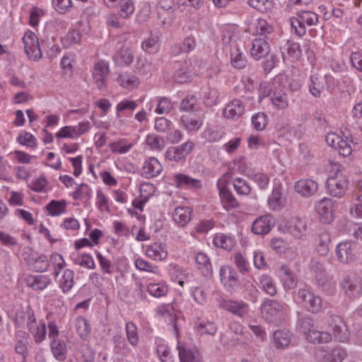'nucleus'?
<instances>
[{
	"label": "nucleus",
	"instance_id": "obj_13",
	"mask_svg": "<svg viewBox=\"0 0 362 362\" xmlns=\"http://www.w3.org/2000/svg\"><path fill=\"white\" fill-rule=\"evenodd\" d=\"M196 45L194 37H187L182 43L175 44L171 47L170 55L175 57L183 55L182 58H187V54L195 49Z\"/></svg>",
	"mask_w": 362,
	"mask_h": 362
},
{
	"label": "nucleus",
	"instance_id": "obj_7",
	"mask_svg": "<svg viewBox=\"0 0 362 362\" xmlns=\"http://www.w3.org/2000/svg\"><path fill=\"white\" fill-rule=\"evenodd\" d=\"M27 320V326L29 331L33 335L34 340L36 343H40L46 335V326L45 323H42L40 326L37 325L34 313L32 309L28 308L23 316Z\"/></svg>",
	"mask_w": 362,
	"mask_h": 362
},
{
	"label": "nucleus",
	"instance_id": "obj_12",
	"mask_svg": "<svg viewBox=\"0 0 362 362\" xmlns=\"http://www.w3.org/2000/svg\"><path fill=\"white\" fill-rule=\"evenodd\" d=\"M245 105L239 99H233L226 105L223 110V115L228 119L237 120L244 113Z\"/></svg>",
	"mask_w": 362,
	"mask_h": 362
},
{
	"label": "nucleus",
	"instance_id": "obj_26",
	"mask_svg": "<svg viewBox=\"0 0 362 362\" xmlns=\"http://www.w3.org/2000/svg\"><path fill=\"white\" fill-rule=\"evenodd\" d=\"M178 355L180 362H202L199 352L197 349L179 346Z\"/></svg>",
	"mask_w": 362,
	"mask_h": 362
},
{
	"label": "nucleus",
	"instance_id": "obj_29",
	"mask_svg": "<svg viewBox=\"0 0 362 362\" xmlns=\"http://www.w3.org/2000/svg\"><path fill=\"white\" fill-rule=\"evenodd\" d=\"M173 5V0H160L158 1V8L160 10L158 11V18L161 20L163 25L170 24V20L165 17L164 12H166L167 14H171L174 11Z\"/></svg>",
	"mask_w": 362,
	"mask_h": 362
},
{
	"label": "nucleus",
	"instance_id": "obj_21",
	"mask_svg": "<svg viewBox=\"0 0 362 362\" xmlns=\"http://www.w3.org/2000/svg\"><path fill=\"white\" fill-rule=\"evenodd\" d=\"M272 216L269 215L262 216L257 218L252 225V231L257 235L268 233L272 228Z\"/></svg>",
	"mask_w": 362,
	"mask_h": 362
},
{
	"label": "nucleus",
	"instance_id": "obj_51",
	"mask_svg": "<svg viewBox=\"0 0 362 362\" xmlns=\"http://www.w3.org/2000/svg\"><path fill=\"white\" fill-rule=\"evenodd\" d=\"M126 333L129 342L132 346H136L139 342V336L137 327L132 322H128L126 324Z\"/></svg>",
	"mask_w": 362,
	"mask_h": 362
},
{
	"label": "nucleus",
	"instance_id": "obj_23",
	"mask_svg": "<svg viewBox=\"0 0 362 362\" xmlns=\"http://www.w3.org/2000/svg\"><path fill=\"white\" fill-rule=\"evenodd\" d=\"M219 195L223 207L226 210L235 209L239 206V203L233 195L232 192L226 187H220L218 184Z\"/></svg>",
	"mask_w": 362,
	"mask_h": 362
},
{
	"label": "nucleus",
	"instance_id": "obj_3",
	"mask_svg": "<svg viewBox=\"0 0 362 362\" xmlns=\"http://www.w3.org/2000/svg\"><path fill=\"white\" fill-rule=\"evenodd\" d=\"M297 17L290 18L291 26L295 33L302 37L305 34V23L308 25H315L318 22V16L312 11H299L296 13Z\"/></svg>",
	"mask_w": 362,
	"mask_h": 362
},
{
	"label": "nucleus",
	"instance_id": "obj_25",
	"mask_svg": "<svg viewBox=\"0 0 362 362\" xmlns=\"http://www.w3.org/2000/svg\"><path fill=\"white\" fill-rule=\"evenodd\" d=\"M279 273L281 281L285 288L291 289L296 286L297 277L287 266L282 265L280 268Z\"/></svg>",
	"mask_w": 362,
	"mask_h": 362
},
{
	"label": "nucleus",
	"instance_id": "obj_57",
	"mask_svg": "<svg viewBox=\"0 0 362 362\" xmlns=\"http://www.w3.org/2000/svg\"><path fill=\"white\" fill-rule=\"evenodd\" d=\"M214 244L218 247L225 250H230L233 245L232 238L226 236L223 234H218L214 238Z\"/></svg>",
	"mask_w": 362,
	"mask_h": 362
},
{
	"label": "nucleus",
	"instance_id": "obj_8",
	"mask_svg": "<svg viewBox=\"0 0 362 362\" xmlns=\"http://www.w3.org/2000/svg\"><path fill=\"white\" fill-rule=\"evenodd\" d=\"M341 286L347 296L352 298L358 297L362 293V284L360 278L354 274L344 276Z\"/></svg>",
	"mask_w": 362,
	"mask_h": 362
},
{
	"label": "nucleus",
	"instance_id": "obj_60",
	"mask_svg": "<svg viewBox=\"0 0 362 362\" xmlns=\"http://www.w3.org/2000/svg\"><path fill=\"white\" fill-rule=\"evenodd\" d=\"M49 265L47 257L45 255H41L35 259L32 266L37 272H44L47 270Z\"/></svg>",
	"mask_w": 362,
	"mask_h": 362
},
{
	"label": "nucleus",
	"instance_id": "obj_41",
	"mask_svg": "<svg viewBox=\"0 0 362 362\" xmlns=\"http://www.w3.org/2000/svg\"><path fill=\"white\" fill-rule=\"evenodd\" d=\"M273 337L275 346L277 349H284L287 347L291 342L290 334L283 330L274 332Z\"/></svg>",
	"mask_w": 362,
	"mask_h": 362
},
{
	"label": "nucleus",
	"instance_id": "obj_27",
	"mask_svg": "<svg viewBox=\"0 0 362 362\" xmlns=\"http://www.w3.org/2000/svg\"><path fill=\"white\" fill-rule=\"evenodd\" d=\"M162 171V165L156 158H149L144 164L143 173L146 177H152L158 175Z\"/></svg>",
	"mask_w": 362,
	"mask_h": 362
},
{
	"label": "nucleus",
	"instance_id": "obj_11",
	"mask_svg": "<svg viewBox=\"0 0 362 362\" xmlns=\"http://www.w3.org/2000/svg\"><path fill=\"white\" fill-rule=\"evenodd\" d=\"M354 246L355 244L350 241L339 243L336 247V255L338 260L344 264L354 262L356 258L354 252Z\"/></svg>",
	"mask_w": 362,
	"mask_h": 362
},
{
	"label": "nucleus",
	"instance_id": "obj_35",
	"mask_svg": "<svg viewBox=\"0 0 362 362\" xmlns=\"http://www.w3.org/2000/svg\"><path fill=\"white\" fill-rule=\"evenodd\" d=\"M146 254L154 260H163L168 256V252L162 245L157 243L149 245L146 249Z\"/></svg>",
	"mask_w": 362,
	"mask_h": 362
},
{
	"label": "nucleus",
	"instance_id": "obj_63",
	"mask_svg": "<svg viewBox=\"0 0 362 362\" xmlns=\"http://www.w3.org/2000/svg\"><path fill=\"white\" fill-rule=\"evenodd\" d=\"M119 15L123 18H128L134 12V5L131 0H121Z\"/></svg>",
	"mask_w": 362,
	"mask_h": 362
},
{
	"label": "nucleus",
	"instance_id": "obj_5",
	"mask_svg": "<svg viewBox=\"0 0 362 362\" xmlns=\"http://www.w3.org/2000/svg\"><path fill=\"white\" fill-rule=\"evenodd\" d=\"M174 68V80L176 83H185L192 80L194 70L188 58H182V61L176 60Z\"/></svg>",
	"mask_w": 362,
	"mask_h": 362
},
{
	"label": "nucleus",
	"instance_id": "obj_55",
	"mask_svg": "<svg viewBox=\"0 0 362 362\" xmlns=\"http://www.w3.org/2000/svg\"><path fill=\"white\" fill-rule=\"evenodd\" d=\"M172 122L163 117L155 119L154 128L159 133H168L172 127Z\"/></svg>",
	"mask_w": 362,
	"mask_h": 362
},
{
	"label": "nucleus",
	"instance_id": "obj_47",
	"mask_svg": "<svg viewBox=\"0 0 362 362\" xmlns=\"http://www.w3.org/2000/svg\"><path fill=\"white\" fill-rule=\"evenodd\" d=\"M158 36L151 34L150 36L143 41L141 47L144 51L148 53L156 52L158 50Z\"/></svg>",
	"mask_w": 362,
	"mask_h": 362
},
{
	"label": "nucleus",
	"instance_id": "obj_36",
	"mask_svg": "<svg viewBox=\"0 0 362 362\" xmlns=\"http://www.w3.org/2000/svg\"><path fill=\"white\" fill-rule=\"evenodd\" d=\"M306 339L313 344L328 343L332 340V335L326 332H320L313 329L307 334Z\"/></svg>",
	"mask_w": 362,
	"mask_h": 362
},
{
	"label": "nucleus",
	"instance_id": "obj_33",
	"mask_svg": "<svg viewBox=\"0 0 362 362\" xmlns=\"http://www.w3.org/2000/svg\"><path fill=\"white\" fill-rule=\"evenodd\" d=\"M192 211L189 207H177L173 214V221L182 226H185L191 219Z\"/></svg>",
	"mask_w": 362,
	"mask_h": 362
},
{
	"label": "nucleus",
	"instance_id": "obj_48",
	"mask_svg": "<svg viewBox=\"0 0 362 362\" xmlns=\"http://www.w3.org/2000/svg\"><path fill=\"white\" fill-rule=\"evenodd\" d=\"M75 327L78 335L83 339L86 338L90 332L87 320L83 317L79 316L76 317Z\"/></svg>",
	"mask_w": 362,
	"mask_h": 362
},
{
	"label": "nucleus",
	"instance_id": "obj_49",
	"mask_svg": "<svg viewBox=\"0 0 362 362\" xmlns=\"http://www.w3.org/2000/svg\"><path fill=\"white\" fill-rule=\"evenodd\" d=\"M255 30L254 34L259 35H266L267 34L272 33L273 27L269 25L264 19H257L254 23Z\"/></svg>",
	"mask_w": 362,
	"mask_h": 362
},
{
	"label": "nucleus",
	"instance_id": "obj_22",
	"mask_svg": "<svg viewBox=\"0 0 362 362\" xmlns=\"http://www.w3.org/2000/svg\"><path fill=\"white\" fill-rule=\"evenodd\" d=\"M225 310L243 317L248 312V305L243 301L225 300L222 303Z\"/></svg>",
	"mask_w": 362,
	"mask_h": 362
},
{
	"label": "nucleus",
	"instance_id": "obj_50",
	"mask_svg": "<svg viewBox=\"0 0 362 362\" xmlns=\"http://www.w3.org/2000/svg\"><path fill=\"white\" fill-rule=\"evenodd\" d=\"M284 202L282 194L279 189H274L268 199V204L274 210L281 208Z\"/></svg>",
	"mask_w": 362,
	"mask_h": 362
},
{
	"label": "nucleus",
	"instance_id": "obj_31",
	"mask_svg": "<svg viewBox=\"0 0 362 362\" xmlns=\"http://www.w3.org/2000/svg\"><path fill=\"white\" fill-rule=\"evenodd\" d=\"M285 50L287 52V54L292 60L299 59L302 54L301 47L298 43L288 41L284 47H281V56L284 61L286 59Z\"/></svg>",
	"mask_w": 362,
	"mask_h": 362
},
{
	"label": "nucleus",
	"instance_id": "obj_15",
	"mask_svg": "<svg viewBox=\"0 0 362 362\" xmlns=\"http://www.w3.org/2000/svg\"><path fill=\"white\" fill-rule=\"evenodd\" d=\"M310 270L315 275L319 286H324L328 281L325 261L320 259H313L310 263Z\"/></svg>",
	"mask_w": 362,
	"mask_h": 362
},
{
	"label": "nucleus",
	"instance_id": "obj_30",
	"mask_svg": "<svg viewBox=\"0 0 362 362\" xmlns=\"http://www.w3.org/2000/svg\"><path fill=\"white\" fill-rule=\"evenodd\" d=\"M230 62L235 69H244L247 65V60L245 55L236 45H234V47L231 48Z\"/></svg>",
	"mask_w": 362,
	"mask_h": 362
},
{
	"label": "nucleus",
	"instance_id": "obj_62",
	"mask_svg": "<svg viewBox=\"0 0 362 362\" xmlns=\"http://www.w3.org/2000/svg\"><path fill=\"white\" fill-rule=\"evenodd\" d=\"M74 262L88 269H95V264L94 260L89 254L84 253L75 259Z\"/></svg>",
	"mask_w": 362,
	"mask_h": 362
},
{
	"label": "nucleus",
	"instance_id": "obj_43",
	"mask_svg": "<svg viewBox=\"0 0 362 362\" xmlns=\"http://www.w3.org/2000/svg\"><path fill=\"white\" fill-rule=\"evenodd\" d=\"M262 289L271 296L276 294L277 290L272 278L268 275H262L259 279Z\"/></svg>",
	"mask_w": 362,
	"mask_h": 362
},
{
	"label": "nucleus",
	"instance_id": "obj_9",
	"mask_svg": "<svg viewBox=\"0 0 362 362\" xmlns=\"http://www.w3.org/2000/svg\"><path fill=\"white\" fill-rule=\"evenodd\" d=\"M109 74L110 69L108 62L100 60L94 65L93 78L100 90L106 89L107 78Z\"/></svg>",
	"mask_w": 362,
	"mask_h": 362
},
{
	"label": "nucleus",
	"instance_id": "obj_28",
	"mask_svg": "<svg viewBox=\"0 0 362 362\" xmlns=\"http://www.w3.org/2000/svg\"><path fill=\"white\" fill-rule=\"evenodd\" d=\"M25 281L27 285L34 290H43L50 284L51 280L44 275H30L25 278Z\"/></svg>",
	"mask_w": 362,
	"mask_h": 362
},
{
	"label": "nucleus",
	"instance_id": "obj_24",
	"mask_svg": "<svg viewBox=\"0 0 362 362\" xmlns=\"http://www.w3.org/2000/svg\"><path fill=\"white\" fill-rule=\"evenodd\" d=\"M174 178L177 187L199 189L202 187L199 180L192 178L187 175L176 174Z\"/></svg>",
	"mask_w": 362,
	"mask_h": 362
},
{
	"label": "nucleus",
	"instance_id": "obj_45",
	"mask_svg": "<svg viewBox=\"0 0 362 362\" xmlns=\"http://www.w3.org/2000/svg\"><path fill=\"white\" fill-rule=\"evenodd\" d=\"M74 284V272L71 269H65L60 281V287L64 293L69 291Z\"/></svg>",
	"mask_w": 362,
	"mask_h": 362
},
{
	"label": "nucleus",
	"instance_id": "obj_61",
	"mask_svg": "<svg viewBox=\"0 0 362 362\" xmlns=\"http://www.w3.org/2000/svg\"><path fill=\"white\" fill-rule=\"evenodd\" d=\"M233 187L236 192L241 195H247L250 192V187L240 177L234 179Z\"/></svg>",
	"mask_w": 362,
	"mask_h": 362
},
{
	"label": "nucleus",
	"instance_id": "obj_56",
	"mask_svg": "<svg viewBox=\"0 0 362 362\" xmlns=\"http://www.w3.org/2000/svg\"><path fill=\"white\" fill-rule=\"evenodd\" d=\"M158 313L161 316H163L166 321H168L170 324H172L173 327L174 332L176 336H178L179 329L177 325V317L175 315L172 314L167 308L165 307H161L158 309Z\"/></svg>",
	"mask_w": 362,
	"mask_h": 362
},
{
	"label": "nucleus",
	"instance_id": "obj_53",
	"mask_svg": "<svg viewBox=\"0 0 362 362\" xmlns=\"http://www.w3.org/2000/svg\"><path fill=\"white\" fill-rule=\"evenodd\" d=\"M147 291L150 295L153 297L159 298L165 296L168 291V286L160 284H150L147 287Z\"/></svg>",
	"mask_w": 362,
	"mask_h": 362
},
{
	"label": "nucleus",
	"instance_id": "obj_32",
	"mask_svg": "<svg viewBox=\"0 0 362 362\" xmlns=\"http://www.w3.org/2000/svg\"><path fill=\"white\" fill-rule=\"evenodd\" d=\"M133 59L134 56L132 51L128 47L124 46L119 48L117 54L114 57L115 63L120 66L130 65Z\"/></svg>",
	"mask_w": 362,
	"mask_h": 362
},
{
	"label": "nucleus",
	"instance_id": "obj_17",
	"mask_svg": "<svg viewBox=\"0 0 362 362\" xmlns=\"http://www.w3.org/2000/svg\"><path fill=\"white\" fill-rule=\"evenodd\" d=\"M318 189V184L313 180H300L296 182V191L304 197H310L315 194Z\"/></svg>",
	"mask_w": 362,
	"mask_h": 362
},
{
	"label": "nucleus",
	"instance_id": "obj_14",
	"mask_svg": "<svg viewBox=\"0 0 362 362\" xmlns=\"http://www.w3.org/2000/svg\"><path fill=\"white\" fill-rule=\"evenodd\" d=\"M330 327L333 331V335L339 341L345 342L349 337V332L343 320L339 316L332 317Z\"/></svg>",
	"mask_w": 362,
	"mask_h": 362
},
{
	"label": "nucleus",
	"instance_id": "obj_39",
	"mask_svg": "<svg viewBox=\"0 0 362 362\" xmlns=\"http://www.w3.org/2000/svg\"><path fill=\"white\" fill-rule=\"evenodd\" d=\"M180 122L189 132L198 130L202 125V120L191 116V115H183L180 118Z\"/></svg>",
	"mask_w": 362,
	"mask_h": 362
},
{
	"label": "nucleus",
	"instance_id": "obj_64",
	"mask_svg": "<svg viewBox=\"0 0 362 362\" xmlns=\"http://www.w3.org/2000/svg\"><path fill=\"white\" fill-rule=\"evenodd\" d=\"M79 350L83 362H95V352L88 344H82Z\"/></svg>",
	"mask_w": 362,
	"mask_h": 362
},
{
	"label": "nucleus",
	"instance_id": "obj_2",
	"mask_svg": "<svg viewBox=\"0 0 362 362\" xmlns=\"http://www.w3.org/2000/svg\"><path fill=\"white\" fill-rule=\"evenodd\" d=\"M297 302L308 312L318 313L322 308V302L320 296L315 295L305 287L300 288L296 293Z\"/></svg>",
	"mask_w": 362,
	"mask_h": 362
},
{
	"label": "nucleus",
	"instance_id": "obj_1",
	"mask_svg": "<svg viewBox=\"0 0 362 362\" xmlns=\"http://www.w3.org/2000/svg\"><path fill=\"white\" fill-rule=\"evenodd\" d=\"M349 180L344 175L339 163L333 165V171L327 180V192L333 197L341 198L346 192Z\"/></svg>",
	"mask_w": 362,
	"mask_h": 362
},
{
	"label": "nucleus",
	"instance_id": "obj_16",
	"mask_svg": "<svg viewBox=\"0 0 362 362\" xmlns=\"http://www.w3.org/2000/svg\"><path fill=\"white\" fill-rule=\"evenodd\" d=\"M194 260L197 269L206 278H211L213 275L212 265L208 255L204 252L194 253Z\"/></svg>",
	"mask_w": 362,
	"mask_h": 362
},
{
	"label": "nucleus",
	"instance_id": "obj_37",
	"mask_svg": "<svg viewBox=\"0 0 362 362\" xmlns=\"http://www.w3.org/2000/svg\"><path fill=\"white\" fill-rule=\"evenodd\" d=\"M67 202L64 199L52 200L46 206L48 214L51 216H57L66 212Z\"/></svg>",
	"mask_w": 362,
	"mask_h": 362
},
{
	"label": "nucleus",
	"instance_id": "obj_10",
	"mask_svg": "<svg viewBox=\"0 0 362 362\" xmlns=\"http://www.w3.org/2000/svg\"><path fill=\"white\" fill-rule=\"evenodd\" d=\"M284 228L287 233L297 238H303L306 235V221L298 217H293L286 221Z\"/></svg>",
	"mask_w": 362,
	"mask_h": 362
},
{
	"label": "nucleus",
	"instance_id": "obj_20",
	"mask_svg": "<svg viewBox=\"0 0 362 362\" xmlns=\"http://www.w3.org/2000/svg\"><path fill=\"white\" fill-rule=\"evenodd\" d=\"M333 206L334 201L327 197L320 199L316 204L317 213L325 222H329L332 218Z\"/></svg>",
	"mask_w": 362,
	"mask_h": 362
},
{
	"label": "nucleus",
	"instance_id": "obj_6",
	"mask_svg": "<svg viewBox=\"0 0 362 362\" xmlns=\"http://www.w3.org/2000/svg\"><path fill=\"white\" fill-rule=\"evenodd\" d=\"M22 40L24 44L25 52L29 59L36 61L42 57V53L40 47L38 38L34 33L27 32Z\"/></svg>",
	"mask_w": 362,
	"mask_h": 362
},
{
	"label": "nucleus",
	"instance_id": "obj_59",
	"mask_svg": "<svg viewBox=\"0 0 362 362\" xmlns=\"http://www.w3.org/2000/svg\"><path fill=\"white\" fill-rule=\"evenodd\" d=\"M298 327L305 335L315 328L314 321L310 317H303L298 320Z\"/></svg>",
	"mask_w": 362,
	"mask_h": 362
},
{
	"label": "nucleus",
	"instance_id": "obj_52",
	"mask_svg": "<svg viewBox=\"0 0 362 362\" xmlns=\"http://www.w3.org/2000/svg\"><path fill=\"white\" fill-rule=\"evenodd\" d=\"M251 122L257 131H262L267 126V116L264 112L256 113L252 117Z\"/></svg>",
	"mask_w": 362,
	"mask_h": 362
},
{
	"label": "nucleus",
	"instance_id": "obj_46",
	"mask_svg": "<svg viewBox=\"0 0 362 362\" xmlns=\"http://www.w3.org/2000/svg\"><path fill=\"white\" fill-rule=\"evenodd\" d=\"M153 69V66L151 62L145 59H140L137 60L136 64L135 65L134 71L136 74L147 76L151 74Z\"/></svg>",
	"mask_w": 362,
	"mask_h": 362
},
{
	"label": "nucleus",
	"instance_id": "obj_44",
	"mask_svg": "<svg viewBox=\"0 0 362 362\" xmlns=\"http://www.w3.org/2000/svg\"><path fill=\"white\" fill-rule=\"evenodd\" d=\"M346 353L344 349L337 347L324 356L323 362H342L346 357Z\"/></svg>",
	"mask_w": 362,
	"mask_h": 362
},
{
	"label": "nucleus",
	"instance_id": "obj_42",
	"mask_svg": "<svg viewBox=\"0 0 362 362\" xmlns=\"http://www.w3.org/2000/svg\"><path fill=\"white\" fill-rule=\"evenodd\" d=\"M271 102L277 109L283 110L288 107V100L287 95L279 90L275 91L271 97Z\"/></svg>",
	"mask_w": 362,
	"mask_h": 362
},
{
	"label": "nucleus",
	"instance_id": "obj_4",
	"mask_svg": "<svg viewBox=\"0 0 362 362\" xmlns=\"http://www.w3.org/2000/svg\"><path fill=\"white\" fill-rule=\"evenodd\" d=\"M284 305L274 300H265L261 305L263 317L269 322L278 323L283 315Z\"/></svg>",
	"mask_w": 362,
	"mask_h": 362
},
{
	"label": "nucleus",
	"instance_id": "obj_54",
	"mask_svg": "<svg viewBox=\"0 0 362 362\" xmlns=\"http://www.w3.org/2000/svg\"><path fill=\"white\" fill-rule=\"evenodd\" d=\"M72 197L75 200L81 199L83 197L87 198V199H90L91 197V189L86 184H81L73 192Z\"/></svg>",
	"mask_w": 362,
	"mask_h": 362
},
{
	"label": "nucleus",
	"instance_id": "obj_38",
	"mask_svg": "<svg viewBox=\"0 0 362 362\" xmlns=\"http://www.w3.org/2000/svg\"><path fill=\"white\" fill-rule=\"evenodd\" d=\"M117 80L121 86L126 88L136 87L139 83L137 76L127 72L119 74Z\"/></svg>",
	"mask_w": 362,
	"mask_h": 362
},
{
	"label": "nucleus",
	"instance_id": "obj_58",
	"mask_svg": "<svg viewBox=\"0 0 362 362\" xmlns=\"http://www.w3.org/2000/svg\"><path fill=\"white\" fill-rule=\"evenodd\" d=\"M248 4L261 13L267 12L272 7V4L269 0H250Z\"/></svg>",
	"mask_w": 362,
	"mask_h": 362
},
{
	"label": "nucleus",
	"instance_id": "obj_40",
	"mask_svg": "<svg viewBox=\"0 0 362 362\" xmlns=\"http://www.w3.org/2000/svg\"><path fill=\"white\" fill-rule=\"evenodd\" d=\"M51 348L55 358L64 361L66 358V346L60 340H54L51 343Z\"/></svg>",
	"mask_w": 362,
	"mask_h": 362
},
{
	"label": "nucleus",
	"instance_id": "obj_19",
	"mask_svg": "<svg viewBox=\"0 0 362 362\" xmlns=\"http://www.w3.org/2000/svg\"><path fill=\"white\" fill-rule=\"evenodd\" d=\"M219 276L221 281L230 287H235L239 284L237 272L230 267H221L219 270Z\"/></svg>",
	"mask_w": 362,
	"mask_h": 362
},
{
	"label": "nucleus",
	"instance_id": "obj_34",
	"mask_svg": "<svg viewBox=\"0 0 362 362\" xmlns=\"http://www.w3.org/2000/svg\"><path fill=\"white\" fill-rule=\"evenodd\" d=\"M194 329L200 335H214L217 331L216 325L211 322L198 319L194 322Z\"/></svg>",
	"mask_w": 362,
	"mask_h": 362
},
{
	"label": "nucleus",
	"instance_id": "obj_18",
	"mask_svg": "<svg viewBox=\"0 0 362 362\" xmlns=\"http://www.w3.org/2000/svg\"><path fill=\"white\" fill-rule=\"evenodd\" d=\"M269 52V45L264 37L253 40L250 54L255 59L259 60L264 58Z\"/></svg>",
	"mask_w": 362,
	"mask_h": 362
}]
</instances>
